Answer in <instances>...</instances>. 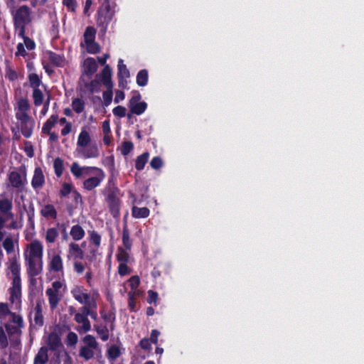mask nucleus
Returning a JSON list of instances; mask_svg holds the SVG:
<instances>
[{
	"mask_svg": "<svg viewBox=\"0 0 364 364\" xmlns=\"http://www.w3.org/2000/svg\"><path fill=\"white\" fill-rule=\"evenodd\" d=\"M9 269L13 276L11 287L9 289V301L14 309L20 311L22 308L21 279L20 276L21 265L16 255L9 259Z\"/></svg>",
	"mask_w": 364,
	"mask_h": 364,
	"instance_id": "obj_1",
	"label": "nucleus"
},
{
	"mask_svg": "<svg viewBox=\"0 0 364 364\" xmlns=\"http://www.w3.org/2000/svg\"><path fill=\"white\" fill-rule=\"evenodd\" d=\"M105 201L107 203L111 215L114 218L120 215L121 190L115 184L113 178H109L107 183L102 190Z\"/></svg>",
	"mask_w": 364,
	"mask_h": 364,
	"instance_id": "obj_2",
	"label": "nucleus"
},
{
	"mask_svg": "<svg viewBox=\"0 0 364 364\" xmlns=\"http://www.w3.org/2000/svg\"><path fill=\"white\" fill-rule=\"evenodd\" d=\"M13 19V25L16 31H18V36H23L26 33V26L31 23V10L28 5H21L17 9H10Z\"/></svg>",
	"mask_w": 364,
	"mask_h": 364,
	"instance_id": "obj_3",
	"label": "nucleus"
},
{
	"mask_svg": "<svg viewBox=\"0 0 364 364\" xmlns=\"http://www.w3.org/2000/svg\"><path fill=\"white\" fill-rule=\"evenodd\" d=\"M91 141V137L86 128H83L77 137V152L85 159L97 158L100 156L99 149L96 144L85 149Z\"/></svg>",
	"mask_w": 364,
	"mask_h": 364,
	"instance_id": "obj_4",
	"label": "nucleus"
},
{
	"mask_svg": "<svg viewBox=\"0 0 364 364\" xmlns=\"http://www.w3.org/2000/svg\"><path fill=\"white\" fill-rule=\"evenodd\" d=\"M11 323L14 325L9 322H5L3 326L9 336L11 346L16 347L21 344V336L22 335V328L24 327V321L21 315H14Z\"/></svg>",
	"mask_w": 364,
	"mask_h": 364,
	"instance_id": "obj_5",
	"label": "nucleus"
},
{
	"mask_svg": "<svg viewBox=\"0 0 364 364\" xmlns=\"http://www.w3.org/2000/svg\"><path fill=\"white\" fill-rule=\"evenodd\" d=\"M84 168L87 171H94L96 173V176L86 178L83 183V188L87 191H92L100 186L105 177V174L102 169L95 166H87L84 167Z\"/></svg>",
	"mask_w": 364,
	"mask_h": 364,
	"instance_id": "obj_6",
	"label": "nucleus"
},
{
	"mask_svg": "<svg viewBox=\"0 0 364 364\" xmlns=\"http://www.w3.org/2000/svg\"><path fill=\"white\" fill-rule=\"evenodd\" d=\"M96 30L93 26H87L84 32V42L88 53L97 54L100 52V46L95 42Z\"/></svg>",
	"mask_w": 364,
	"mask_h": 364,
	"instance_id": "obj_7",
	"label": "nucleus"
},
{
	"mask_svg": "<svg viewBox=\"0 0 364 364\" xmlns=\"http://www.w3.org/2000/svg\"><path fill=\"white\" fill-rule=\"evenodd\" d=\"M141 96L137 90L132 92V97L128 102L129 112L134 114L140 115L147 109V103L145 101H141Z\"/></svg>",
	"mask_w": 364,
	"mask_h": 364,
	"instance_id": "obj_8",
	"label": "nucleus"
},
{
	"mask_svg": "<svg viewBox=\"0 0 364 364\" xmlns=\"http://www.w3.org/2000/svg\"><path fill=\"white\" fill-rule=\"evenodd\" d=\"M25 261L28 275L33 281V278L40 274L43 271V259L25 257Z\"/></svg>",
	"mask_w": 364,
	"mask_h": 364,
	"instance_id": "obj_9",
	"label": "nucleus"
},
{
	"mask_svg": "<svg viewBox=\"0 0 364 364\" xmlns=\"http://www.w3.org/2000/svg\"><path fill=\"white\" fill-rule=\"evenodd\" d=\"M63 284L60 281H55L52 283V287L48 288L46 290V294L48 296V304L49 306L51 309H55L60 301V297L58 294V291L60 288H62Z\"/></svg>",
	"mask_w": 364,
	"mask_h": 364,
	"instance_id": "obj_10",
	"label": "nucleus"
},
{
	"mask_svg": "<svg viewBox=\"0 0 364 364\" xmlns=\"http://www.w3.org/2000/svg\"><path fill=\"white\" fill-rule=\"evenodd\" d=\"M86 289L82 286H76L71 289V295L80 304L84 305H89L92 302L93 300H96L94 296H91L87 292H85Z\"/></svg>",
	"mask_w": 364,
	"mask_h": 364,
	"instance_id": "obj_11",
	"label": "nucleus"
},
{
	"mask_svg": "<svg viewBox=\"0 0 364 364\" xmlns=\"http://www.w3.org/2000/svg\"><path fill=\"white\" fill-rule=\"evenodd\" d=\"M74 320L77 323H82V326L77 328L79 332L89 331L91 329V324L86 314V310H85V305L80 309V311L75 313Z\"/></svg>",
	"mask_w": 364,
	"mask_h": 364,
	"instance_id": "obj_12",
	"label": "nucleus"
},
{
	"mask_svg": "<svg viewBox=\"0 0 364 364\" xmlns=\"http://www.w3.org/2000/svg\"><path fill=\"white\" fill-rule=\"evenodd\" d=\"M43 246L42 243L35 240L28 245V252L24 254V257H31V258L43 259Z\"/></svg>",
	"mask_w": 364,
	"mask_h": 364,
	"instance_id": "obj_13",
	"label": "nucleus"
},
{
	"mask_svg": "<svg viewBox=\"0 0 364 364\" xmlns=\"http://www.w3.org/2000/svg\"><path fill=\"white\" fill-rule=\"evenodd\" d=\"M114 15V11H106V10H102V9L99 8L97 19V26L102 27L105 31L108 24L112 20Z\"/></svg>",
	"mask_w": 364,
	"mask_h": 364,
	"instance_id": "obj_14",
	"label": "nucleus"
},
{
	"mask_svg": "<svg viewBox=\"0 0 364 364\" xmlns=\"http://www.w3.org/2000/svg\"><path fill=\"white\" fill-rule=\"evenodd\" d=\"M46 55L50 63L55 68H64L66 65V58L64 55L58 54L51 50H47Z\"/></svg>",
	"mask_w": 364,
	"mask_h": 364,
	"instance_id": "obj_15",
	"label": "nucleus"
},
{
	"mask_svg": "<svg viewBox=\"0 0 364 364\" xmlns=\"http://www.w3.org/2000/svg\"><path fill=\"white\" fill-rule=\"evenodd\" d=\"M31 184L35 190L41 188L44 186L45 176L41 167L35 168Z\"/></svg>",
	"mask_w": 364,
	"mask_h": 364,
	"instance_id": "obj_16",
	"label": "nucleus"
},
{
	"mask_svg": "<svg viewBox=\"0 0 364 364\" xmlns=\"http://www.w3.org/2000/svg\"><path fill=\"white\" fill-rule=\"evenodd\" d=\"M97 63L95 58L88 57L84 60L83 75H86L88 80H90L92 75L97 71Z\"/></svg>",
	"mask_w": 364,
	"mask_h": 364,
	"instance_id": "obj_17",
	"label": "nucleus"
},
{
	"mask_svg": "<svg viewBox=\"0 0 364 364\" xmlns=\"http://www.w3.org/2000/svg\"><path fill=\"white\" fill-rule=\"evenodd\" d=\"M85 80L83 76L80 78V83L82 85L83 88L88 90L90 94L98 92L100 90V82L96 79Z\"/></svg>",
	"mask_w": 364,
	"mask_h": 364,
	"instance_id": "obj_18",
	"label": "nucleus"
},
{
	"mask_svg": "<svg viewBox=\"0 0 364 364\" xmlns=\"http://www.w3.org/2000/svg\"><path fill=\"white\" fill-rule=\"evenodd\" d=\"M14 315H19V314L17 312L11 311V309L9 303L0 302L1 324H3V323L7 322V319L9 317H11V320H13Z\"/></svg>",
	"mask_w": 364,
	"mask_h": 364,
	"instance_id": "obj_19",
	"label": "nucleus"
},
{
	"mask_svg": "<svg viewBox=\"0 0 364 364\" xmlns=\"http://www.w3.org/2000/svg\"><path fill=\"white\" fill-rule=\"evenodd\" d=\"M101 79L103 85L107 89L113 88V82L112 81V69L109 65H105L100 73Z\"/></svg>",
	"mask_w": 364,
	"mask_h": 364,
	"instance_id": "obj_20",
	"label": "nucleus"
},
{
	"mask_svg": "<svg viewBox=\"0 0 364 364\" xmlns=\"http://www.w3.org/2000/svg\"><path fill=\"white\" fill-rule=\"evenodd\" d=\"M130 73L126 65L123 63V60L119 59L118 63L117 77L119 80V85L122 86L123 83H126V79L129 77Z\"/></svg>",
	"mask_w": 364,
	"mask_h": 364,
	"instance_id": "obj_21",
	"label": "nucleus"
},
{
	"mask_svg": "<svg viewBox=\"0 0 364 364\" xmlns=\"http://www.w3.org/2000/svg\"><path fill=\"white\" fill-rule=\"evenodd\" d=\"M33 321L38 327H42L44 325L43 307L41 302H37L33 309Z\"/></svg>",
	"mask_w": 364,
	"mask_h": 364,
	"instance_id": "obj_22",
	"label": "nucleus"
},
{
	"mask_svg": "<svg viewBox=\"0 0 364 364\" xmlns=\"http://www.w3.org/2000/svg\"><path fill=\"white\" fill-rule=\"evenodd\" d=\"M68 254L75 259H84L85 252L78 244L71 242L68 245Z\"/></svg>",
	"mask_w": 364,
	"mask_h": 364,
	"instance_id": "obj_23",
	"label": "nucleus"
},
{
	"mask_svg": "<svg viewBox=\"0 0 364 364\" xmlns=\"http://www.w3.org/2000/svg\"><path fill=\"white\" fill-rule=\"evenodd\" d=\"M48 360L49 356L48 355L47 347H41L34 358L33 364H46Z\"/></svg>",
	"mask_w": 364,
	"mask_h": 364,
	"instance_id": "obj_24",
	"label": "nucleus"
},
{
	"mask_svg": "<svg viewBox=\"0 0 364 364\" xmlns=\"http://www.w3.org/2000/svg\"><path fill=\"white\" fill-rule=\"evenodd\" d=\"M9 181L13 188H20L23 186L22 176L18 171H11L9 175Z\"/></svg>",
	"mask_w": 364,
	"mask_h": 364,
	"instance_id": "obj_25",
	"label": "nucleus"
},
{
	"mask_svg": "<svg viewBox=\"0 0 364 364\" xmlns=\"http://www.w3.org/2000/svg\"><path fill=\"white\" fill-rule=\"evenodd\" d=\"M49 268L54 272H60L63 269V263L61 256L59 254H55L52 256L49 263Z\"/></svg>",
	"mask_w": 364,
	"mask_h": 364,
	"instance_id": "obj_26",
	"label": "nucleus"
},
{
	"mask_svg": "<svg viewBox=\"0 0 364 364\" xmlns=\"http://www.w3.org/2000/svg\"><path fill=\"white\" fill-rule=\"evenodd\" d=\"M34 126L35 122L33 119L20 124L21 132L23 136L29 138L32 135Z\"/></svg>",
	"mask_w": 364,
	"mask_h": 364,
	"instance_id": "obj_27",
	"label": "nucleus"
},
{
	"mask_svg": "<svg viewBox=\"0 0 364 364\" xmlns=\"http://www.w3.org/2000/svg\"><path fill=\"white\" fill-rule=\"evenodd\" d=\"M12 200L9 198H3L0 200V212L12 218Z\"/></svg>",
	"mask_w": 364,
	"mask_h": 364,
	"instance_id": "obj_28",
	"label": "nucleus"
},
{
	"mask_svg": "<svg viewBox=\"0 0 364 364\" xmlns=\"http://www.w3.org/2000/svg\"><path fill=\"white\" fill-rule=\"evenodd\" d=\"M70 235L74 241H80L85 236V230L80 225H75L70 228Z\"/></svg>",
	"mask_w": 364,
	"mask_h": 364,
	"instance_id": "obj_29",
	"label": "nucleus"
},
{
	"mask_svg": "<svg viewBox=\"0 0 364 364\" xmlns=\"http://www.w3.org/2000/svg\"><path fill=\"white\" fill-rule=\"evenodd\" d=\"M48 347L52 350H55L62 346L61 339L56 333H50L48 335Z\"/></svg>",
	"mask_w": 364,
	"mask_h": 364,
	"instance_id": "obj_30",
	"label": "nucleus"
},
{
	"mask_svg": "<svg viewBox=\"0 0 364 364\" xmlns=\"http://www.w3.org/2000/svg\"><path fill=\"white\" fill-rule=\"evenodd\" d=\"M122 242L126 250H130L132 249V242L130 239V232L126 224L124 225L122 228Z\"/></svg>",
	"mask_w": 364,
	"mask_h": 364,
	"instance_id": "obj_31",
	"label": "nucleus"
},
{
	"mask_svg": "<svg viewBox=\"0 0 364 364\" xmlns=\"http://www.w3.org/2000/svg\"><path fill=\"white\" fill-rule=\"evenodd\" d=\"M58 122V115L52 114L50 115L46 122L43 124L41 129L42 133H49L50 131L54 127V126Z\"/></svg>",
	"mask_w": 364,
	"mask_h": 364,
	"instance_id": "obj_32",
	"label": "nucleus"
},
{
	"mask_svg": "<svg viewBox=\"0 0 364 364\" xmlns=\"http://www.w3.org/2000/svg\"><path fill=\"white\" fill-rule=\"evenodd\" d=\"M97 304L96 300H93L89 305H84V310L86 311V314L90 316L92 319L97 321L98 319V315L97 312Z\"/></svg>",
	"mask_w": 364,
	"mask_h": 364,
	"instance_id": "obj_33",
	"label": "nucleus"
},
{
	"mask_svg": "<svg viewBox=\"0 0 364 364\" xmlns=\"http://www.w3.org/2000/svg\"><path fill=\"white\" fill-rule=\"evenodd\" d=\"M150 214V210L146 207L139 208L134 205L132 208V215L136 218H147Z\"/></svg>",
	"mask_w": 364,
	"mask_h": 364,
	"instance_id": "obj_34",
	"label": "nucleus"
},
{
	"mask_svg": "<svg viewBox=\"0 0 364 364\" xmlns=\"http://www.w3.org/2000/svg\"><path fill=\"white\" fill-rule=\"evenodd\" d=\"M149 157V153L146 151L138 156L135 161V168L137 171L144 169Z\"/></svg>",
	"mask_w": 364,
	"mask_h": 364,
	"instance_id": "obj_35",
	"label": "nucleus"
},
{
	"mask_svg": "<svg viewBox=\"0 0 364 364\" xmlns=\"http://www.w3.org/2000/svg\"><path fill=\"white\" fill-rule=\"evenodd\" d=\"M94 329L102 341H107L109 339V329L106 326L95 324Z\"/></svg>",
	"mask_w": 364,
	"mask_h": 364,
	"instance_id": "obj_36",
	"label": "nucleus"
},
{
	"mask_svg": "<svg viewBox=\"0 0 364 364\" xmlns=\"http://www.w3.org/2000/svg\"><path fill=\"white\" fill-rule=\"evenodd\" d=\"M41 213L46 218H51L53 220H56L58 213L53 205H46L41 210Z\"/></svg>",
	"mask_w": 364,
	"mask_h": 364,
	"instance_id": "obj_37",
	"label": "nucleus"
},
{
	"mask_svg": "<svg viewBox=\"0 0 364 364\" xmlns=\"http://www.w3.org/2000/svg\"><path fill=\"white\" fill-rule=\"evenodd\" d=\"M9 338L3 324L0 325V350L6 348L9 345Z\"/></svg>",
	"mask_w": 364,
	"mask_h": 364,
	"instance_id": "obj_38",
	"label": "nucleus"
},
{
	"mask_svg": "<svg viewBox=\"0 0 364 364\" xmlns=\"http://www.w3.org/2000/svg\"><path fill=\"white\" fill-rule=\"evenodd\" d=\"M71 106L73 111L77 114H80L85 111V101L81 98L73 99Z\"/></svg>",
	"mask_w": 364,
	"mask_h": 364,
	"instance_id": "obj_39",
	"label": "nucleus"
},
{
	"mask_svg": "<svg viewBox=\"0 0 364 364\" xmlns=\"http://www.w3.org/2000/svg\"><path fill=\"white\" fill-rule=\"evenodd\" d=\"M53 168L57 176L60 177L63 175L64 171V162L61 158L57 157L54 159Z\"/></svg>",
	"mask_w": 364,
	"mask_h": 364,
	"instance_id": "obj_40",
	"label": "nucleus"
},
{
	"mask_svg": "<svg viewBox=\"0 0 364 364\" xmlns=\"http://www.w3.org/2000/svg\"><path fill=\"white\" fill-rule=\"evenodd\" d=\"M149 73L146 70H141L136 75V83L139 86H145L148 83Z\"/></svg>",
	"mask_w": 364,
	"mask_h": 364,
	"instance_id": "obj_41",
	"label": "nucleus"
},
{
	"mask_svg": "<svg viewBox=\"0 0 364 364\" xmlns=\"http://www.w3.org/2000/svg\"><path fill=\"white\" fill-rule=\"evenodd\" d=\"M92 348L84 346L80 349L79 355L83 358L85 360H89L94 357V351Z\"/></svg>",
	"mask_w": 364,
	"mask_h": 364,
	"instance_id": "obj_42",
	"label": "nucleus"
},
{
	"mask_svg": "<svg viewBox=\"0 0 364 364\" xmlns=\"http://www.w3.org/2000/svg\"><path fill=\"white\" fill-rule=\"evenodd\" d=\"M59 235L58 230L55 228H50L46 230V240L47 243H53L55 242Z\"/></svg>",
	"mask_w": 364,
	"mask_h": 364,
	"instance_id": "obj_43",
	"label": "nucleus"
},
{
	"mask_svg": "<svg viewBox=\"0 0 364 364\" xmlns=\"http://www.w3.org/2000/svg\"><path fill=\"white\" fill-rule=\"evenodd\" d=\"M127 250L123 249L122 247H118L116 255L117 260L120 263H127L129 259V253Z\"/></svg>",
	"mask_w": 364,
	"mask_h": 364,
	"instance_id": "obj_44",
	"label": "nucleus"
},
{
	"mask_svg": "<svg viewBox=\"0 0 364 364\" xmlns=\"http://www.w3.org/2000/svg\"><path fill=\"white\" fill-rule=\"evenodd\" d=\"M32 97L33 100V104L36 106L42 105L44 100V95L40 89L33 90Z\"/></svg>",
	"mask_w": 364,
	"mask_h": 364,
	"instance_id": "obj_45",
	"label": "nucleus"
},
{
	"mask_svg": "<svg viewBox=\"0 0 364 364\" xmlns=\"http://www.w3.org/2000/svg\"><path fill=\"white\" fill-rule=\"evenodd\" d=\"M31 109L29 101L27 98H20L17 102V112H28Z\"/></svg>",
	"mask_w": 364,
	"mask_h": 364,
	"instance_id": "obj_46",
	"label": "nucleus"
},
{
	"mask_svg": "<svg viewBox=\"0 0 364 364\" xmlns=\"http://www.w3.org/2000/svg\"><path fill=\"white\" fill-rule=\"evenodd\" d=\"M28 82H30V86L33 90L39 89L38 87L41 84V78L36 73H31L28 75Z\"/></svg>",
	"mask_w": 364,
	"mask_h": 364,
	"instance_id": "obj_47",
	"label": "nucleus"
},
{
	"mask_svg": "<svg viewBox=\"0 0 364 364\" xmlns=\"http://www.w3.org/2000/svg\"><path fill=\"white\" fill-rule=\"evenodd\" d=\"M82 341L85 344V346H88L94 349H96L98 347L97 341H96L95 338L92 335H86L85 336H84Z\"/></svg>",
	"mask_w": 364,
	"mask_h": 364,
	"instance_id": "obj_48",
	"label": "nucleus"
},
{
	"mask_svg": "<svg viewBox=\"0 0 364 364\" xmlns=\"http://www.w3.org/2000/svg\"><path fill=\"white\" fill-rule=\"evenodd\" d=\"M108 357L112 360H115L121 355L120 348L116 345L111 346L107 350Z\"/></svg>",
	"mask_w": 364,
	"mask_h": 364,
	"instance_id": "obj_49",
	"label": "nucleus"
},
{
	"mask_svg": "<svg viewBox=\"0 0 364 364\" xmlns=\"http://www.w3.org/2000/svg\"><path fill=\"white\" fill-rule=\"evenodd\" d=\"M134 149L133 142L131 141H124L121 146V153L122 155L126 156L129 154Z\"/></svg>",
	"mask_w": 364,
	"mask_h": 364,
	"instance_id": "obj_50",
	"label": "nucleus"
},
{
	"mask_svg": "<svg viewBox=\"0 0 364 364\" xmlns=\"http://www.w3.org/2000/svg\"><path fill=\"white\" fill-rule=\"evenodd\" d=\"M90 240L92 244L97 247H99L101 245L102 237L101 235L95 230H92L90 233Z\"/></svg>",
	"mask_w": 364,
	"mask_h": 364,
	"instance_id": "obj_51",
	"label": "nucleus"
},
{
	"mask_svg": "<svg viewBox=\"0 0 364 364\" xmlns=\"http://www.w3.org/2000/svg\"><path fill=\"white\" fill-rule=\"evenodd\" d=\"M148 297H147V303L151 304H154L156 305L157 301L159 300V293L154 290L149 289L147 291Z\"/></svg>",
	"mask_w": 364,
	"mask_h": 364,
	"instance_id": "obj_52",
	"label": "nucleus"
},
{
	"mask_svg": "<svg viewBox=\"0 0 364 364\" xmlns=\"http://www.w3.org/2000/svg\"><path fill=\"white\" fill-rule=\"evenodd\" d=\"M3 247L8 254L11 253L14 250V245L12 237H6L3 242Z\"/></svg>",
	"mask_w": 364,
	"mask_h": 364,
	"instance_id": "obj_53",
	"label": "nucleus"
},
{
	"mask_svg": "<svg viewBox=\"0 0 364 364\" xmlns=\"http://www.w3.org/2000/svg\"><path fill=\"white\" fill-rule=\"evenodd\" d=\"M78 341V336L73 331H69L67 334V346H75Z\"/></svg>",
	"mask_w": 364,
	"mask_h": 364,
	"instance_id": "obj_54",
	"label": "nucleus"
},
{
	"mask_svg": "<svg viewBox=\"0 0 364 364\" xmlns=\"http://www.w3.org/2000/svg\"><path fill=\"white\" fill-rule=\"evenodd\" d=\"M150 166L153 169L159 170L163 166V161L159 156H154L150 161Z\"/></svg>",
	"mask_w": 364,
	"mask_h": 364,
	"instance_id": "obj_55",
	"label": "nucleus"
},
{
	"mask_svg": "<svg viewBox=\"0 0 364 364\" xmlns=\"http://www.w3.org/2000/svg\"><path fill=\"white\" fill-rule=\"evenodd\" d=\"M86 170L85 168H81L77 162H73L71 167V173L76 177H80L82 175V170Z\"/></svg>",
	"mask_w": 364,
	"mask_h": 364,
	"instance_id": "obj_56",
	"label": "nucleus"
},
{
	"mask_svg": "<svg viewBox=\"0 0 364 364\" xmlns=\"http://www.w3.org/2000/svg\"><path fill=\"white\" fill-rule=\"evenodd\" d=\"M15 116L16 119L20 121V124L21 123L32 119V118L28 114V112H16Z\"/></svg>",
	"mask_w": 364,
	"mask_h": 364,
	"instance_id": "obj_57",
	"label": "nucleus"
},
{
	"mask_svg": "<svg viewBox=\"0 0 364 364\" xmlns=\"http://www.w3.org/2000/svg\"><path fill=\"white\" fill-rule=\"evenodd\" d=\"M113 97L112 89H107L102 92V98L105 106H108L112 102Z\"/></svg>",
	"mask_w": 364,
	"mask_h": 364,
	"instance_id": "obj_58",
	"label": "nucleus"
},
{
	"mask_svg": "<svg viewBox=\"0 0 364 364\" xmlns=\"http://www.w3.org/2000/svg\"><path fill=\"white\" fill-rule=\"evenodd\" d=\"M128 284L132 290H135L140 285V278L139 276H132L128 280Z\"/></svg>",
	"mask_w": 364,
	"mask_h": 364,
	"instance_id": "obj_59",
	"label": "nucleus"
},
{
	"mask_svg": "<svg viewBox=\"0 0 364 364\" xmlns=\"http://www.w3.org/2000/svg\"><path fill=\"white\" fill-rule=\"evenodd\" d=\"M6 78L10 81H14L18 78L17 73L11 67L6 68Z\"/></svg>",
	"mask_w": 364,
	"mask_h": 364,
	"instance_id": "obj_60",
	"label": "nucleus"
},
{
	"mask_svg": "<svg viewBox=\"0 0 364 364\" xmlns=\"http://www.w3.org/2000/svg\"><path fill=\"white\" fill-rule=\"evenodd\" d=\"M19 37L23 39L24 44L28 50H33V49H35V47H36L35 42L31 38L26 36V33H24L23 36H19Z\"/></svg>",
	"mask_w": 364,
	"mask_h": 364,
	"instance_id": "obj_61",
	"label": "nucleus"
},
{
	"mask_svg": "<svg viewBox=\"0 0 364 364\" xmlns=\"http://www.w3.org/2000/svg\"><path fill=\"white\" fill-rule=\"evenodd\" d=\"M73 186L71 184L69 183H64L62 186L61 190L60 191V197H65L67 196L68 194L71 193L73 192L72 191Z\"/></svg>",
	"mask_w": 364,
	"mask_h": 364,
	"instance_id": "obj_62",
	"label": "nucleus"
},
{
	"mask_svg": "<svg viewBox=\"0 0 364 364\" xmlns=\"http://www.w3.org/2000/svg\"><path fill=\"white\" fill-rule=\"evenodd\" d=\"M118 272L121 277H124V275L129 274L131 272V269L127 263H120L118 267Z\"/></svg>",
	"mask_w": 364,
	"mask_h": 364,
	"instance_id": "obj_63",
	"label": "nucleus"
},
{
	"mask_svg": "<svg viewBox=\"0 0 364 364\" xmlns=\"http://www.w3.org/2000/svg\"><path fill=\"white\" fill-rule=\"evenodd\" d=\"M126 111L125 107H122V105H117L113 109L112 112L114 116L124 117L126 116Z\"/></svg>",
	"mask_w": 364,
	"mask_h": 364,
	"instance_id": "obj_64",
	"label": "nucleus"
}]
</instances>
